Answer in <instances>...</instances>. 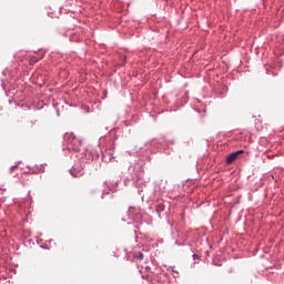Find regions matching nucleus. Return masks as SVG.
<instances>
[{
  "label": "nucleus",
  "mask_w": 284,
  "mask_h": 284,
  "mask_svg": "<svg viewBox=\"0 0 284 284\" xmlns=\"http://www.w3.org/2000/svg\"><path fill=\"white\" fill-rule=\"evenodd\" d=\"M65 141L71 145L72 150L79 151L81 148V141H79L74 134L67 133L64 136Z\"/></svg>",
  "instance_id": "f257e3e1"
},
{
  "label": "nucleus",
  "mask_w": 284,
  "mask_h": 284,
  "mask_svg": "<svg viewBox=\"0 0 284 284\" xmlns=\"http://www.w3.org/2000/svg\"><path fill=\"white\" fill-rule=\"evenodd\" d=\"M243 150L236 151L231 153L227 158H226V163H234V161H236V159H239V154H243Z\"/></svg>",
  "instance_id": "f03ea898"
},
{
  "label": "nucleus",
  "mask_w": 284,
  "mask_h": 284,
  "mask_svg": "<svg viewBox=\"0 0 284 284\" xmlns=\"http://www.w3.org/2000/svg\"><path fill=\"white\" fill-rule=\"evenodd\" d=\"M135 258H139V261H143V253H139L135 255Z\"/></svg>",
  "instance_id": "7ed1b4c3"
},
{
  "label": "nucleus",
  "mask_w": 284,
  "mask_h": 284,
  "mask_svg": "<svg viewBox=\"0 0 284 284\" xmlns=\"http://www.w3.org/2000/svg\"><path fill=\"white\" fill-rule=\"evenodd\" d=\"M31 63H37V60H31Z\"/></svg>",
  "instance_id": "20e7f679"
}]
</instances>
